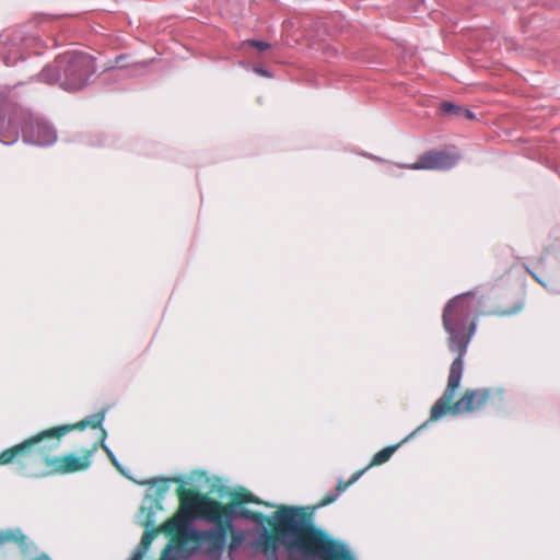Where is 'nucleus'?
I'll list each match as a JSON object with an SVG mask.
<instances>
[{
  "label": "nucleus",
  "mask_w": 560,
  "mask_h": 560,
  "mask_svg": "<svg viewBox=\"0 0 560 560\" xmlns=\"http://www.w3.org/2000/svg\"><path fill=\"white\" fill-rule=\"evenodd\" d=\"M104 419H105L104 412L91 415V416L86 417L84 420H82L75 424H72V430H83L89 425L92 428H98L102 425Z\"/></svg>",
  "instance_id": "4468645a"
},
{
  "label": "nucleus",
  "mask_w": 560,
  "mask_h": 560,
  "mask_svg": "<svg viewBox=\"0 0 560 560\" xmlns=\"http://www.w3.org/2000/svg\"><path fill=\"white\" fill-rule=\"evenodd\" d=\"M224 527L226 528V532L228 530L231 532V542H230V546H229V557L231 558V560H234V553L240 548H244L245 549V546L248 545V542H246L247 536H248V532L243 530V529H236L234 527V525H232V527H226V525L224 524Z\"/></svg>",
  "instance_id": "f8f14e48"
},
{
  "label": "nucleus",
  "mask_w": 560,
  "mask_h": 560,
  "mask_svg": "<svg viewBox=\"0 0 560 560\" xmlns=\"http://www.w3.org/2000/svg\"><path fill=\"white\" fill-rule=\"evenodd\" d=\"M533 276L535 277L536 281H538L539 283H541L542 285H545V283H544L539 278H537L535 275H533Z\"/></svg>",
  "instance_id": "a878e982"
},
{
  "label": "nucleus",
  "mask_w": 560,
  "mask_h": 560,
  "mask_svg": "<svg viewBox=\"0 0 560 560\" xmlns=\"http://www.w3.org/2000/svg\"><path fill=\"white\" fill-rule=\"evenodd\" d=\"M441 110L443 114H446V115L459 116V112H462L463 108L455 106L454 104H452L450 102H444L441 104Z\"/></svg>",
  "instance_id": "f3484780"
},
{
  "label": "nucleus",
  "mask_w": 560,
  "mask_h": 560,
  "mask_svg": "<svg viewBox=\"0 0 560 560\" xmlns=\"http://www.w3.org/2000/svg\"><path fill=\"white\" fill-rule=\"evenodd\" d=\"M270 521L290 560H354L345 542L316 527L301 508L280 506Z\"/></svg>",
  "instance_id": "f03ea898"
},
{
  "label": "nucleus",
  "mask_w": 560,
  "mask_h": 560,
  "mask_svg": "<svg viewBox=\"0 0 560 560\" xmlns=\"http://www.w3.org/2000/svg\"><path fill=\"white\" fill-rule=\"evenodd\" d=\"M70 432V423L44 430L0 453V465L18 463L22 467L44 463L50 474L70 472V454L59 456L61 439Z\"/></svg>",
  "instance_id": "7ed1b4c3"
},
{
  "label": "nucleus",
  "mask_w": 560,
  "mask_h": 560,
  "mask_svg": "<svg viewBox=\"0 0 560 560\" xmlns=\"http://www.w3.org/2000/svg\"><path fill=\"white\" fill-rule=\"evenodd\" d=\"M33 560H50V558L47 555L42 553L38 557L34 558Z\"/></svg>",
  "instance_id": "b1692460"
},
{
  "label": "nucleus",
  "mask_w": 560,
  "mask_h": 560,
  "mask_svg": "<svg viewBox=\"0 0 560 560\" xmlns=\"http://www.w3.org/2000/svg\"><path fill=\"white\" fill-rule=\"evenodd\" d=\"M248 44L256 47L259 50H266L270 48V44L261 40H249Z\"/></svg>",
  "instance_id": "aec40b11"
},
{
  "label": "nucleus",
  "mask_w": 560,
  "mask_h": 560,
  "mask_svg": "<svg viewBox=\"0 0 560 560\" xmlns=\"http://www.w3.org/2000/svg\"><path fill=\"white\" fill-rule=\"evenodd\" d=\"M97 450V442H94L82 456H72V471L86 469L91 464V456Z\"/></svg>",
  "instance_id": "ddd939ff"
},
{
  "label": "nucleus",
  "mask_w": 560,
  "mask_h": 560,
  "mask_svg": "<svg viewBox=\"0 0 560 560\" xmlns=\"http://www.w3.org/2000/svg\"><path fill=\"white\" fill-rule=\"evenodd\" d=\"M428 423H429V421H425L423 424H421L416 430H413L407 438H405V440L401 442V444L405 443L406 441H408L409 439L413 438L416 434H418L423 428H425L428 425ZM399 446H400V443L397 445L387 446V447L383 448L382 451L377 452L373 456L371 465H381V464L387 462Z\"/></svg>",
  "instance_id": "9b49d317"
},
{
  "label": "nucleus",
  "mask_w": 560,
  "mask_h": 560,
  "mask_svg": "<svg viewBox=\"0 0 560 560\" xmlns=\"http://www.w3.org/2000/svg\"><path fill=\"white\" fill-rule=\"evenodd\" d=\"M459 154L455 151H429L418 161L408 165L411 170H448L457 164Z\"/></svg>",
  "instance_id": "423d86ee"
},
{
  "label": "nucleus",
  "mask_w": 560,
  "mask_h": 560,
  "mask_svg": "<svg viewBox=\"0 0 560 560\" xmlns=\"http://www.w3.org/2000/svg\"><path fill=\"white\" fill-rule=\"evenodd\" d=\"M243 502L264 503L254 494H247L242 498L241 502H232L225 505L221 504L222 523L226 527H232L233 522L237 518L248 520L250 511L242 505Z\"/></svg>",
  "instance_id": "6e6552de"
},
{
  "label": "nucleus",
  "mask_w": 560,
  "mask_h": 560,
  "mask_svg": "<svg viewBox=\"0 0 560 560\" xmlns=\"http://www.w3.org/2000/svg\"><path fill=\"white\" fill-rule=\"evenodd\" d=\"M194 508L202 520L213 523L215 526L208 530H200L192 525L190 518L177 515L167 521L162 528L168 534L176 533L183 540L197 541L198 545L192 548V551L203 548L210 557L218 560L226 545V528L222 523L221 503L203 497H196Z\"/></svg>",
  "instance_id": "20e7f679"
},
{
  "label": "nucleus",
  "mask_w": 560,
  "mask_h": 560,
  "mask_svg": "<svg viewBox=\"0 0 560 560\" xmlns=\"http://www.w3.org/2000/svg\"><path fill=\"white\" fill-rule=\"evenodd\" d=\"M172 552H173V546L168 545L167 548L164 550L162 558L160 560H174L171 557Z\"/></svg>",
  "instance_id": "412c9836"
},
{
  "label": "nucleus",
  "mask_w": 560,
  "mask_h": 560,
  "mask_svg": "<svg viewBox=\"0 0 560 560\" xmlns=\"http://www.w3.org/2000/svg\"><path fill=\"white\" fill-rule=\"evenodd\" d=\"M14 542L23 553L35 550V544L20 528L0 530V546Z\"/></svg>",
  "instance_id": "9d476101"
},
{
  "label": "nucleus",
  "mask_w": 560,
  "mask_h": 560,
  "mask_svg": "<svg viewBox=\"0 0 560 560\" xmlns=\"http://www.w3.org/2000/svg\"><path fill=\"white\" fill-rule=\"evenodd\" d=\"M478 306L471 293L467 292L455 296L444 307L443 327L448 335V348L452 352H457V358L451 365L446 389L431 409L429 422L441 419L447 411L463 413L478 410L489 397L487 389L467 390L453 407H450L463 376L464 355L476 332V317H472V314Z\"/></svg>",
  "instance_id": "f257e3e1"
},
{
  "label": "nucleus",
  "mask_w": 560,
  "mask_h": 560,
  "mask_svg": "<svg viewBox=\"0 0 560 560\" xmlns=\"http://www.w3.org/2000/svg\"><path fill=\"white\" fill-rule=\"evenodd\" d=\"M362 474H363V471H358V472H355V474H353V475H352L351 480H350L347 485L342 486V485L340 483V485L338 486V493H337V494H335V495H327V497H325V498L323 499L322 505H327V504L332 503V502L338 498V495H339L342 491H345V490H346V488H347L350 483H352V482H354L355 480H358V479L361 477V475H362Z\"/></svg>",
  "instance_id": "dca6fc26"
},
{
  "label": "nucleus",
  "mask_w": 560,
  "mask_h": 560,
  "mask_svg": "<svg viewBox=\"0 0 560 560\" xmlns=\"http://www.w3.org/2000/svg\"><path fill=\"white\" fill-rule=\"evenodd\" d=\"M153 538H154L153 532H149V530L144 532V534L142 535L140 545L138 546L136 552L133 553V556L131 557L130 560H141L142 557L148 551Z\"/></svg>",
  "instance_id": "2eb2a0df"
},
{
  "label": "nucleus",
  "mask_w": 560,
  "mask_h": 560,
  "mask_svg": "<svg viewBox=\"0 0 560 560\" xmlns=\"http://www.w3.org/2000/svg\"><path fill=\"white\" fill-rule=\"evenodd\" d=\"M249 555H262L268 560H279V540L271 536L267 528L259 529L258 535L245 546Z\"/></svg>",
  "instance_id": "0eeeda50"
},
{
  "label": "nucleus",
  "mask_w": 560,
  "mask_h": 560,
  "mask_svg": "<svg viewBox=\"0 0 560 560\" xmlns=\"http://www.w3.org/2000/svg\"><path fill=\"white\" fill-rule=\"evenodd\" d=\"M254 70L260 75L269 77V72L264 68L256 67Z\"/></svg>",
  "instance_id": "5701e85b"
},
{
  "label": "nucleus",
  "mask_w": 560,
  "mask_h": 560,
  "mask_svg": "<svg viewBox=\"0 0 560 560\" xmlns=\"http://www.w3.org/2000/svg\"><path fill=\"white\" fill-rule=\"evenodd\" d=\"M106 439V431L104 429L101 430L100 440L102 443V448L106 452L109 459H113L115 457L114 453L109 450V447L105 444Z\"/></svg>",
  "instance_id": "6ab92c4d"
},
{
  "label": "nucleus",
  "mask_w": 560,
  "mask_h": 560,
  "mask_svg": "<svg viewBox=\"0 0 560 560\" xmlns=\"http://www.w3.org/2000/svg\"><path fill=\"white\" fill-rule=\"evenodd\" d=\"M95 71V59L91 55L72 49V91L83 89Z\"/></svg>",
  "instance_id": "39448f33"
},
{
  "label": "nucleus",
  "mask_w": 560,
  "mask_h": 560,
  "mask_svg": "<svg viewBox=\"0 0 560 560\" xmlns=\"http://www.w3.org/2000/svg\"><path fill=\"white\" fill-rule=\"evenodd\" d=\"M462 115H465L469 119H472L475 117V115L469 109L466 108H463V110L459 112V116Z\"/></svg>",
  "instance_id": "4be33fe9"
},
{
  "label": "nucleus",
  "mask_w": 560,
  "mask_h": 560,
  "mask_svg": "<svg viewBox=\"0 0 560 560\" xmlns=\"http://www.w3.org/2000/svg\"><path fill=\"white\" fill-rule=\"evenodd\" d=\"M513 313H514V312H503V313H501V314H502V315H511V314H513Z\"/></svg>",
  "instance_id": "bb28decb"
},
{
  "label": "nucleus",
  "mask_w": 560,
  "mask_h": 560,
  "mask_svg": "<svg viewBox=\"0 0 560 560\" xmlns=\"http://www.w3.org/2000/svg\"><path fill=\"white\" fill-rule=\"evenodd\" d=\"M110 462L114 464V466H115L116 468H118L119 470H122V469H121V466H120V464L118 463V460H117V458H116V457H113V459H110Z\"/></svg>",
  "instance_id": "393cba45"
},
{
  "label": "nucleus",
  "mask_w": 560,
  "mask_h": 560,
  "mask_svg": "<svg viewBox=\"0 0 560 560\" xmlns=\"http://www.w3.org/2000/svg\"><path fill=\"white\" fill-rule=\"evenodd\" d=\"M25 137L35 144L48 145L55 142L56 132L48 124L36 120L26 126Z\"/></svg>",
  "instance_id": "1a4fd4ad"
},
{
  "label": "nucleus",
  "mask_w": 560,
  "mask_h": 560,
  "mask_svg": "<svg viewBox=\"0 0 560 560\" xmlns=\"http://www.w3.org/2000/svg\"><path fill=\"white\" fill-rule=\"evenodd\" d=\"M248 521L254 522L255 524H257L260 527V529L266 528V526H265V517H264V515L261 513L252 512L250 511Z\"/></svg>",
  "instance_id": "a211bd4d"
}]
</instances>
